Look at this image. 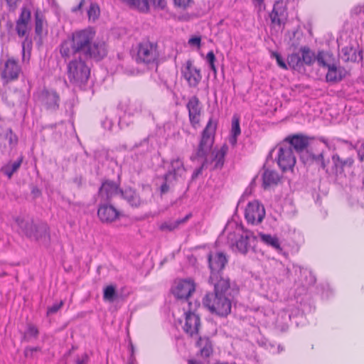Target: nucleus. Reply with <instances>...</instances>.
Listing matches in <instances>:
<instances>
[{
    "label": "nucleus",
    "mask_w": 364,
    "mask_h": 364,
    "mask_svg": "<svg viewBox=\"0 0 364 364\" xmlns=\"http://www.w3.org/2000/svg\"><path fill=\"white\" fill-rule=\"evenodd\" d=\"M63 301H60L59 303L54 304L48 309V314H53L56 313L63 306Z\"/></svg>",
    "instance_id": "nucleus-48"
},
{
    "label": "nucleus",
    "mask_w": 364,
    "mask_h": 364,
    "mask_svg": "<svg viewBox=\"0 0 364 364\" xmlns=\"http://www.w3.org/2000/svg\"><path fill=\"white\" fill-rule=\"evenodd\" d=\"M120 196L132 207H139L142 203L136 191L130 188L122 190Z\"/></svg>",
    "instance_id": "nucleus-28"
},
{
    "label": "nucleus",
    "mask_w": 364,
    "mask_h": 364,
    "mask_svg": "<svg viewBox=\"0 0 364 364\" xmlns=\"http://www.w3.org/2000/svg\"><path fill=\"white\" fill-rule=\"evenodd\" d=\"M186 108L188 111L190 123L193 127H196L200 122L202 112V107L198 97L196 95L191 97L186 104Z\"/></svg>",
    "instance_id": "nucleus-17"
},
{
    "label": "nucleus",
    "mask_w": 364,
    "mask_h": 364,
    "mask_svg": "<svg viewBox=\"0 0 364 364\" xmlns=\"http://www.w3.org/2000/svg\"><path fill=\"white\" fill-rule=\"evenodd\" d=\"M94 37L95 32L90 29L76 31L59 46L61 57L65 61L70 60L67 65L68 78L70 83L79 87L85 86L90 76L87 60L99 61L107 55L105 42L94 41Z\"/></svg>",
    "instance_id": "nucleus-1"
},
{
    "label": "nucleus",
    "mask_w": 364,
    "mask_h": 364,
    "mask_svg": "<svg viewBox=\"0 0 364 364\" xmlns=\"http://www.w3.org/2000/svg\"><path fill=\"white\" fill-rule=\"evenodd\" d=\"M23 161V156H21L18 159L13 162L9 163L4 166L1 168V171L4 174L8 176V178H11L13 174L16 172L20 168Z\"/></svg>",
    "instance_id": "nucleus-36"
},
{
    "label": "nucleus",
    "mask_w": 364,
    "mask_h": 364,
    "mask_svg": "<svg viewBox=\"0 0 364 364\" xmlns=\"http://www.w3.org/2000/svg\"><path fill=\"white\" fill-rule=\"evenodd\" d=\"M206 60L209 65L210 70L213 72L214 76L216 77L217 68L215 66L216 58L213 50L209 51L206 55Z\"/></svg>",
    "instance_id": "nucleus-43"
},
{
    "label": "nucleus",
    "mask_w": 364,
    "mask_h": 364,
    "mask_svg": "<svg viewBox=\"0 0 364 364\" xmlns=\"http://www.w3.org/2000/svg\"><path fill=\"white\" fill-rule=\"evenodd\" d=\"M31 193L34 196V197L37 198L41 196V192L38 187L33 186L31 190Z\"/></svg>",
    "instance_id": "nucleus-54"
},
{
    "label": "nucleus",
    "mask_w": 364,
    "mask_h": 364,
    "mask_svg": "<svg viewBox=\"0 0 364 364\" xmlns=\"http://www.w3.org/2000/svg\"><path fill=\"white\" fill-rule=\"evenodd\" d=\"M283 350H284V348H283V347H282L281 346H278V351H279V352H281V351H283Z\"/></svg>",
    "instance_id": "nucleus-62"
},
{
    "label": "nucleus",
    "mask_w": 364,
    "mask_h": 364,
    "mask_svg": "<svg viewBox=\"0 0 364 364\" xmlns=\"http://www.w3.org/2000/svg\"><path fill=\"white\" fill-rule=\"evenodd\" d=\"M100 14V7L96 3H91L87 10V16L89 19H92L93 21L98 18Z\"/></svg>",
    "instance_id": "nucleus-42"
},
{
    "label": "nucleus",
    "mask_w": 364,
    "mask_h": 364,
    "mask_svg": "<svg viewBox=\"0 0 364 364\" xmlns=\"http://www.w3.org/2000/svg\"><path fill=\"white\" fill-rule=\"evenodd\" d=\"M43 14L39 11H36L35 13V33L38 36H41L43 33Z\"/></svg>",
    "instance_id": "nucleus-41"
},
{
    "label": "nucleus",
    "mask_w": 364,
    "mask_h": 364,
    "mask_svg": "<svg viewBox=\"0 0 364 364\" xmlns=\"http://www.w3.org/2000/svg\"><path fill=\"white\" fill-rule=\"evenodd\" d=\"M332 55L323 50L318 51L316 55V60L317 61L319 66L323 68H328L332 63H331V58Z\"/></svg>",
    "instance_id": "nucleus-37"
},
{
    "label": "nucleus",
    "mask_w": 364,
    "mask_h": 364,
    "mask_svg": "<svg viewBox=\"0 0 364 364\" xmlns=\"http://www.w3.org/2000/svg\"><path fill=\"white\" fill-rule=\"evenodd\" d=\"M23 100H18V101H14V100H11V102H9L8 103L11 105H13L14 106L15 105L18 104V103H21Z\"/></svg>",
    "instance_id": "nucleus-57"
},
{
    "label": "nucleus",
    "mask_w": 364,
    "mask_h": 364,
    "mask_svg": "<svg viewBox=\"0 0 364 364\" xmlns=\"http://www.w3.org/2000/svg\"><path fill=\"white\" fill-rule=\"evenodd\" d=\"M31 238L35 240L48 245L50 242V232L48 226L45 223L35 225L33 235Z\"/></svg>",
    "instance_id": "nucleus-25"
},
{
    "label": "nucleus",
    "mask_w": 364,
    "mask_h": 364,
    "mask_svg": "<svg viewBox=\"0 0 364 364\" xmlns=\"http://www.w3.org/2000/svg\"><path fill=\"white\" fill-rule=\"evenodd\" d=\"M119 211L110 203L99 202L97 216L103 223H111L119 218Z\"/></svg>",
    "instance_id": "nucleus-15"
},
{
    "label": "nucleus",
    "mask_w": 364,
    "mask_h": 364,
    "mask_svg": "<svg viewBox=\"0 0 364 364\" xmlns=\"http://www.w3.org/2000/svg\"><path fill=\"white\" fill-rule=\"evenodd\" d=\"M197 346L200 348V355L201 357L208 358L213 354V344L208 337H199Z\"/></svg>",
    "instance_id": "nucleus-29"
},
{
    "label": "nucleus",
    "mask_w": 364,
    "mask_h": 364,
    "mask_svg": "<svg viewBox=\"0 0 364 364\" xmlns=\"http://www.w3.org/2000/svg\"><path fill=\"white\" fill-rule=\"evenodd\" d=\"M8 132L10 133V134H11V135L12 134V131H11V129H9L8 130ZM12 141H13V139H12V137H11V136H10V139H9V141H10V143H11V144L12 143Z\"/></svg>",
    "instance_id": "nucleus-59"
},
{
    "label": "nucleus",
    "mask_w": 364,
    "mask_h": 364,
    "mask_svg": "<svg viewBox=\"0 0 364 364\" xmlns=\"http://www.w3.org/2000/svg\"><path fill=\"white\" fill-rule=\"evenodd\" d=\"M364 159V145H363V153L361 156V159L363 160Z\"/></svg>",
    "instance_id": "nucleus-64"
},
{
    "label": "nucleus",
    "mask_w": 364,
    "mask_h": 364,
    "mask_svg": "<svg viewBox=\"0 0 364 364\" xmlns=\"http://www.w3.org/2000/svg\"><path fill=\"white\" fill-rule=\"evenodd\" d=\"M16 222L26 237L31 238L33 235V230L36 225L33 220H25L24 218L18 217L16 218Z\"/></svg>",
    "instance_id": "nucleus-32"
},
{
    "label": "nucleus",
    "mask_w": 364,
    "mask_h": 364,
    "mask_svg": "<svg viewBox=\"0 0 364 364\" xmlns=\"http://www.w3.org/2000/svg\"><path fill=\"white\" fill-rule=\"evenodd\" d=\"M278 269L281 272L282 275L284 277L288 278L289 277L290 269L289 268L286 267L283 264H280Z\"/></svg>",
    "instance_id": "nucleus-51"
},
{
    "label": "nucleus",
    "mask_w": 364,
    "mask_h": 364,
    "mask_svg": "<svg viewBox=\"0 0 364 364\" xmlns=\"http://www.w3.org/2000/svg\"><path fill=\"white\" fill-rule=\"evenodd\" d=\"M196 290V284L191 279H181L176 282L172 294L178 299L188 300Z\"/></svg>",
    "instance_id": "nucleus-13"
},
{
    "label": "nucleus",
    "mask_w": 364,
    "mask_h": 364,
    "mask_svg": "<svg viewBox=\"0 0 364 364\" xmlns=\"http://www.w3.org/2000/svg\"><path fill=\"white\" fill-rule=\"evenodd\" d=\"M232 139L230 140L232 144H235L237 141V137L240 134V119L237 117L234 116L232 119Z\"/></svg>",
    "instance_id": "nucleus-40"
},
{
    "label": "nucleus",
    "mask_w": 364,
    "mask_h": 364,
    "mask_svg": "<svg viewBox=\"0 0 364 364\" xmlns=\"http://www.w3.org/2000/svg\"><path fill=\"white\" fill-rule=\"evenodd\" d=\"M38 335V328L33 325H28V328L24 335V339H27L28 337L36 338Z\"/></svg>",
    "instance_id": "nucleus-45"
},
{
    "label": "nucleus",
    "mask_w": 364,
    "mask_h": 364,
    "mask_svg": "<svg viewBox=\"0 0 364 364\" xmlns=\"http://www.w3.org/2000/svg\"><path fill=\"white\" fill-rule=\"evenodd\" d=\"M228 257L222 252H210L208 255L210 276L208 283L230 282V277L224 273V269L228 264Z\"/></svg>",
    "instance_id": "nucleus-4"
},
{
    "label": "nucleus",
    "mask_w": 364,
    "mask_h": 364,
    "mask_svg": "<svg viewBox=\"0 0 364 364\" xmlns=\"http://www.w3.org/2000/svg\"><path fill=\"white\" fill-rule=\"evenodd\" d=\"M337 140H338V141H342V142H344V143H346V144L348 143V141H346V140H342V139H337Z\"/></svg>",
    "instance_id": "nucleus-63"
},
{
    "label": "nucleus",
    "mask_w": 364,
    "mask_h": 364,
    "mask_svg": "<svg viewBox=\"0 0 364 364\" xmlns=\"http://www.w3.org/2000/svg\"><path fill=\"white\" fill-rule=\"evenodd\" d=\"M362 11V8L361 7H356L353 9V13L355 14H360Z\"/></svg>",
    "instance_id": "nucleus-58"
},
{
    "label": "nucleus",
    "mask_w": 364,
    "mask_h": 364,
    "mask_svg": "<svg viewBox=\"0 0 364 364\" xmlns=\"http://www.w3.org/2000/svg\"><path fill=\"white\" fill-rule=\"evenodd\" d=\"M287 65L294 70H299L302 67L299 53H291L287 58Z\"/></svg>",
    "instance_id": "nucleus-38"
},
{
    "label": "nucleus",
    "mask_w": 364,
    "mask_h": 364,
    "mask_svg": "<svg viewBox=\"0 0 364 364\" xmlns=\"http://www.w3.org/2000/svg\"><path fill=\"white\" fill-rule=\"evenodd\" d=\"M283 143L291 146L294 151L301 156L309 148V139L302 134L289 135L285 138Z\"/></svg>",
    "instance_id": "nucleus-16"
},
{
    "label": "nucleus",
    "mask_w": 364,
    "mask_h": 364,
    "mask_svg": "<svg viewBox=\"0 0 364 364\" xmlns=\"http://www.w3.org/2000/svg\"><path fill=\"white\" fill-rule=\"evenodd\" d=\"M332 171L336 174H341L344 171L346 167H351L354 160L351 157L343 159L338 154H333L332 157Z\"/></svg>",
    "instance_id": "nucleus-23"
},
{
    "label": "nucleus",
    "mask_w": 364,
    "mask_h": 364,
    "mask_svg": "<svg viewBox=\"0 0 364 364\" xmlns=\"http://www.w3.org/2000/svg\"><path fill=\"white\" fill-rule=\"evenodd\" d=\"M277 164L282 171L291 170L296 164V157L291 146L282 143L278 150Z\"/></svg>",
    "instance_id": "nucleus-10"
},
{
    "label": "nucleus",
    "mask_w": 364,
    "mask_h": 364,
    "mask_svg": "<svg viewBox=\"0 0 364 364\" xmlns=\"http://www.w3.org/2000/svg\"><path fill=\"white\" fill-rule=\"evenodd\" d=\"M129 9L146 14L149 11V0H120Z\"/></svg>",
    "instance_id": "nucleus-30"
},
{
    "label": "nucleus",
    "mask_w": 364,
    "mask_h": 364,
    "mask_svg": "<svg viewBox=\"0 0 364 364\" xmlns=\"http://www.w3.org/2000/svg\"><path fill=\"white\" fill-rule=\"evenodd\" d=\"M38 100L47 110L55 112L59 108L60 97L53 90H42L38 94Z\"/></svg>",
    "instance_id": "nucleus-12"
},
{
    "label": "nucleus",
    "mask_w": 364,
    "mask_h": 364,
    "mask_svg": "<svg viewBox=\"0 0 364 364\" xmlns=\"http://www.w3.org/2000/svg\"><path fill=\"white\" fill-rule=\"evenodd\" d=\"M136 61L138 64L154 65L159 57L157 43L149 38H143L136 44Z\"/></svg>",
    "instance_id": "nucleus-6"
},
{
    "label": "nucleus",
    "mask_w": 364,
    "mask_h": 364,
    "mask_svg": "<svg viewBox=\"0 0 364 364\" xmlns=\"http://www.w3.org/2000/svg\"><path fill=\"white\" fill-rule=\"evenodd\" d=\"M119 297L116 291L115 287L113 285L107 286L103 291V299L105 301L113 302Z\"/></svg>",
    "instance_id": "nucleus-39"
},
{
    "label": "nucleus",
    "mask_w": 364,
    "mask_h": 364,
    "mask_svg": "<svg viewBox=\"0 0 364 364\" xmlns=\"http://www.w3.org/2000/svg\"><path fill=\"white\" fill-rule=\"evenodd\" d=\"M259 235L261 241L266 244L267 245L272 247L278 252H281L282 250L279 240L277 236H272L269 234L264 233H259Z\"/></svg>",
    "instance_id": "nucleus-34"
},
{
    "label": "nucleus",
    "mask_w": 364,
    "mask_h": 364,
    "mask_svg": "<svg viewBox=\"0 0 364 364\" xmlns=\"http://www.w3.org/2000/svg\"><path fill=\"white\" fill-rule=\"evenodd\" d=\"M302 65H311L316 60L314 52L307 46H302L299 49Z\"/></svg>",
    "instance_id": "nucleus-33"
},
{
    "label": "nucleus",
    "mask_w": 364,
    "mask_h": 364,
    "mask_svg": "<svg viewBox=\"0 0 364 364\" xmlns=\"http://www.w3.org/2000/svg\"><path fill=\"white\" fill-rule=\"evenodd\" d=\"M129 346H130V350L132 351V355H133V353H134V346H133L132 343H130Z\"/></svg>",
    "instance_id": "nucleus-60"
},
{
    "label": "nucleus",
    "mask_w": 364,
    "mask_h": 364,
    "mask_svg": "<svg viewBox=\"0 0 364 364\" xmlns=\"http://www.w3.org/2000/svg\"><path fill=\"white\" fill-rule=\"evenodd\" d=\"M216 127L217 123L213 122L212 118H210L205 128L202 132L201 139L198 149H196V153L191 156V161H195L198 159H204L201 166L193 171L191 176L192 180L196 179L202 174L203 168L208 164L206 156L214 143V134Z\"/></svg>",
    "instance_id": "nucleus-3"
},
{
    "label": "nucleus",
    "mask_w": 364,
    "mask_h": 364,
    "mask_svg": "<svg viewBox=\"0 0 364 364\" xmlns=\"http://www.w3.org/2000/svg\"><path fill=\"white\" fill-rule=\"evenodd\" d=\"M271 24L274 28L283 30L288 19V11L283 1H277L269 14Z\"/></svg>",
    "instance_id": "nucleus-9"
},
{
    "label": "nucleus",
    "mask_w": 364,
    "mask_h": 364,
    "mask_svg": "<svg viewBox=\"0 0 364 364\" xmlns=\"http://www.w3.org/2000/svg\"><path fill=\"white\" fill-rule=\"evenodd\" d=\"M181 74L190 87H196L202 80L200 69L193 65L191 60H188L181 69Z\"/></svg>",
    "instance_id": "nucleus-14"
},
{
    "label": "nucleus",
    "mask_w": 364,
    "mask_h": 364,
    "mask_svg": "<svg viewBox=\"0 0 364 364\" xmlns=\"http://www.w3.org/2000/svg\"><path fill=\"white\" fill-rule=\"evenodd\" d=\"M327 68L328 71L326 75V80L330 83L339 82L348 75V71L345 69V68L340 65H336L334 63H332Z\"/></svg>",
    "instance_id": "nucleus-20"
},
{
    "label": "nucleus",
    "mask_w": 364,
    "mask_h": 364,
    "mask_svg": "<svg viewBox=\"0 0 364 364\" xmlns=\"http://www.w3.org/2000/svg\"><path fill=\"white\" fill-rule=\"evenodd\" d=\"M85 2V0H80L79 4L76 7H74L72 9V11L77 12V11H80L82 9V6L84 5Z\"/></svg>",
    "instance_id": "nucleus-55"
},
{
    "label": "nucleus",
    "mask_w": 364,
    "mask_h": 364,
    "mask_svg": "<svg viewBox=\"0 0 364 364\" xmlns=\"http://www.w3.org/2000/svg\"><path fill=\"white\" fill-rule=\"evenodd\" d=\"M201 38L200 36H193L188 40V44L191 46L200 47Z\"/></svg>",
    "instance_id": "nucleus-49"
},
{
    "label": "nucleus",
    "mask_w": 364,
    "mask_h": 364,
    "mask_svg": "<svg viewBox=\"0 0 364 364\" xmlns=\"http://www.w3.org/2000/svg\"><path fill=\"white\" fill-rule=\"evenodd\" d=\"M88 361V356L87 354L82 355L80 358L76 360V364H87Z\"/></svg>",
    "instance_id": "nucleus-52"
},
{
    "label": "nucleus",
    "mask_w": 364,
    "mask_h": 364,
    "mask_svg": "<svg viewBox=\"0 0 364 364\" xmlns=\"http://www.w3.org/2000/svg\"><path fill=\"white\" fill-rule=\"evenodd\" d=\"M341 58L345 62H357L363 60V50H356L351 46H346L341 50Z\"/></svg>",
    "instance_id": "nucleus-24"
},
{
    "label": "nucleus",
    "mask_w": 364,
    "mask_h": 364,
    "mask_svg": "<svg viewBox=\"0 0 364 364\" xmlns=\"http://www.w3.org/2000/svg\"><path fill=\"white\" fill-rule=\"evenodd\" d=\"M228 151V146L223 144L220 149L213 151L214 157L212 162L214 163L213 169H221L224 165L225 156Z\"/></svg>",
    "instance_id": "nucleus-31"
},
{
    "label": "nucleus",
    "mask_w": 364,
    "mask_h": 364,
    "mask_svg": "<svg viewBox=\"0 0 364 364\" xmlns=\"http://www.w3.org/2000/svg\"><path fill=\"white\" fill-rule=\"evenodd\" d=\"M228 243L232 251L245 255L252 247L251 242L255 237L248 230H243L241 227H236L233 232H230L227 236Z\"/></svg>",
    "instance_id": "nucleus-5"
},
{
    "label": "nucleus",
    "mask_w": 364,
    "mask_h": 364,
    "mask_svg": "<svg viewBox=\"0 0 364 364\" xmlns=\"http://www.w3.org/2000/svg\"><path fill=\"white\" fill-rule=\"evenodd\" d=\"M258 4L261 5L264 3V0H255Z\"/></svg>",
    "instance_id": "nucleus-61"
},
{
    "label": "nucleus",
    "mask_w": 364,
    "mask_h": 364,
    "mask_svg": "<svg viewBox=\"0 0 364 364\" xmlns=\"http://www.w3.org/2000/svg\"><path fill=\"white\" fill-rule=\"evenodd\" d=\"M155 9L163 10L166 6V0H150Z\"/></svg>",
    "instance_id": "nucleus-47"
},
{
    "label": "nucleus",
    "mask_w": 364,
    "mask_h": 364,
    "mask_svg": "<svg viewBox=\"0 0 364 364\" xmlns=\"http://www.w3.org/2000/svg\"><path fill=\"white\" fill-rule=\"evenodd\" d=\"M185 172L186 168L181 159L177 157L171 159L167 172L162 176L164 182L159 188L161 195L167 193L172 181H177Z\"/></svg>",
    "instance_id": "nucleus-7"
},
{
    "label": "nucleus",
    "mask_w": 364,
    "mask_h": 364,
    "mask_svg": "<svg viewBox=\"0 0 364 364\" xmlns=\"http://www.w3.org/2000/svg\"><path fill=\"white\" fill-rule=\"evenodd\" d=\"M7 5L11 10H14L16 8V3L18 0H6Z\"/></svg>",
    "instance_id": "nucleus-53"
},
{
    "label": "nucleus",
    "mask_w": 364,
    "mask_h": 364,
    "mask_svg": "<svg viewBox=\"0 0 364 364\" xmlns=\"http://www.w3.org/2000/svg\"><path fill=\"white\" fill-rule=\"evenodd\" d=\"M41 350V348L38 346H36V347L28 346L24 350V355L26 358H33L35 356L34 353L36 352H39Z\"/></svg>",
    "instance_id": "nucleus-46"
},
{
    "label": "nucleus",
    "mask_w": 364,
    "mask_h": 364,
    "mask_svg": "<svg viewBox=\"0 0 364 364\" xmlns=\"http://www.w3.org/2000/svg\"><path fill=\"white\" fill-rule=\"evenodd\" d=\"M119 186L114 181L107 180L102 182L97 193L99 202L110 203L117 196L121 193Z\"/></svg>",
    "instance_id": "nucleus-11"
},
{
    "label": "nucleus",
    "mask_w": 364,
    "mask_h": 364,
    "mask_svg": "<svg viewBox=\"0 0 364 364\" xmlns=\"http://www.w3.org/2000/svg\"><path fill=\"white\" fill-rule=\"evenodd\" d=\"M300 159L305 165L310 166L315 164L323 169H325L326 167L322 152L315 154L308 149L301 154Z\"/></svg>",
    "instance_id": "nucleus-21"
},
{
    "label": "nucleus",
    "mask_w": 364,
    "mask_h": 364,
    "mask_svg": "<svg viewBox=\"0 0 364 364\" xmlns=\"http://www.w3.org/2000/svg\"><path fill=\"white\" fill-rule=\"evenodd\" d=\"M31 20V11L26 8L23 7L21 9V14L16 21V31L17 35L20 38L26 37L28 36V23Z\"/></svg>",
    "instance_id": "nucleus-19"
},
{
    "label": "nucleus",
    "mask_w": 364,
    "mask_h": 364,
    "mask_svg": "<svg viewBox=\"0 0 364 364\" xmlns=\"http://www.w3.org/2000/svg\"><path fill=\"white\" fill-rule=\"evenodd\" d=\"M175 6L186 9L192 2V0H173Z\"/></svg>",
    "instance_id": "nucleus-50"
},
{
    "label": "nucleus",
    "mask_w": 364,
    "mask_h": 364,
    "mask_svg": "<svg viewBox=\"0 0 364 364\" xmlns=\"http://www.w3.org/2000/svg\"><path fill=\"white\" fill-rule=\"evenodd\" d=\"M119 107L124 112L131 115L141 112L142 109L141 102L137 100H131L128 98L122 100L119 104Z\"/></svg>",
    "instance_id": "nucleus-26"
},
{
    "label": "nucleus",
    "mask_w": 364,
    "mask_h": 364,
    "mask_svg": "<svg viewBox=\"0 0 364 364\" xmlns=\"http://www.w3.org/2000/svg\"><path fill=\"white\" fill-rule=\"evenodd\" d=\"M21 68L14 58H9L5 63L2 72V77L7 80H15L18 77Z\"/></svg>",
    "instance_id": "nucleus-22"
},
{
    "label": "nucleus",
    "mask_w": 364,
    "mask_h": 364,
    "mask_svg": "<svg viewBox=\"0 0 364 364\" xmlns=\"http://www.w3.org/2000/svg\"><path fill=\"white\" fill-rule=\"evenodd\" d=\"M263 186L264 188L272 185H276L279 181V176L276 171H264L262 175Z\"/></svg>",
    "instance_id": "nucleus-35"
},
{
    "label": "nucleus",
    "mask_w": 364,
    "mask_h": 364,
    "mask_svg": "<svg viewBox=\"0 0 364 364\" xmlns=\"http://www.w3.org/2000/svg\"><path fill=\"white\" fill-rule=\"evenodd\" d=\"M213 291L205 294L203 299V306L220 317H226L231 312L232 295L230 282L208 283Z\"/></svg>",
    "instance_id": "nucleus-2"
},
{
    "label": "nucleus",
    "mask_w": 364,
    "mask_h": 364,
    "mask_svg": "<svg viewBox=\"0 0 364 364\" xmlns=\"http://www.w3.org/2000/svg\"><path fill=\"white\" fill-rule=\"evenodd\" d=\"M191 216H192V214L188 213L183 218L177 219L174 221H172V220L164 221L159 225V229L161 232H173V231L176 230V229H178L181 225H183L185 223H186L188 221V220L191 218Z\"/></svg>",
    "instance_id": "nucleus-27"
},
{
    "label": "nucleus",
    "mask_w": 364,
    "mask_h": 364,
    "mask_svg": "<svg viewBox=\"0 0 364 364\" xmlns=\"http://www.w3.org/2000/svg\"><path fill=\"white\" fill-rule=\"evenodd\" d=\"M9 97L11 98H14V97H23V95L20 92H18V91H15L14 92H11L9 94Z\"/></svg>",
    "instance_id": "nucleus-56"
},
{
    "label": "nucleus",
    "mask_w": 364,
    "mask_h": 364,
    "mask_svg": "<svg viewBox=\"0 0 364 364\" xmlns=\"http://www.w3.org/2000/svg\"><path fill=\"white\" fill-rule=\"evenodd\" d=\"M265 209L258 200L249 202L245 211V218L248 223L260 224L265 217Z\"/></svg>",
    "instance_id": "nucleus-8"
},
{
    "label": "nucleus",
    "mask_w": 364,
    "mask_h": 364,
    "mask_svg": "<svg viewBox=\"0 0 364 364\" xmlns=\"http://www.w3.org/2000/svg\"><path fill=\"white\" fill-rule=\"evenodd\" d=\"M271 56L276 59L277 65L282 69L287 70V63H285L283 58L277 52H272Z\"/></svg>",
    "instance_id": "nucleus-44"
},
{
    "label": "nucleus",
    "mask_w": 364,
    "mask_h": 364,
    "mask_svg": "<svg viewBox=\"0 0 364 364\" xmlns=\"http://www.w3.org/2000/svg\"><path fill=\"white\" fill-rule=\"evenodd\" d=\"M185 324L183 327V331L190 337L198 336L200 326L199 316L191 311H188L185 313Z\"/></svg>",
    "instance_id": "nucleus-18"
}]
</instances>
